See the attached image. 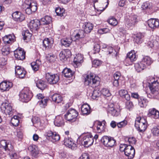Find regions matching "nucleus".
<instances>
[{"label":"nucleus","mask_w":159,"mask_h":159,"mask_svg":"<svg viewBox=\"0 0 159 159\" xmlns=\"http://www.w3.org/2000/svg\"><path fill=\"white\" fill-rule=\"evenodd\" d=\"M100 83L99 78L93 74L86 75L85 77L84 84L86 86L95 88L99 85Z\"/></svg>","instance_id":"nucleus-1"},{"label":"nucleus","mask_w":159,"mask_h":159,"mask_svg":"<svg viewBox=\"0 0 159 159\" xmlns=\"http://www.w3.org/2000/svg\"><path fill=\"white\" fill-rule=\"evenodd\" d=\"M147 83L143 84L144 87L148 89H159V78L149 76L147 78Z\"/></svg>","instance_id":"nucleus-2"},{"label":"nucleus","mask_w":159,"mask_h":159,"mask_svg":"<svg viewBox=\"0 0 159 159\" xmlns=\"http://www.w3.org/2000/svg\"><path fill=\"white\" fill-rule=\"evenodd\" d=\"M135 126L140 132L145 131L147 126V123L146 119L141 117L137 118L135 121Z\"/></svg>","instance_id":"nucleus-3"},{"label":"nucleus","mask_w":159,"mask_h":159,"mask_svg":"<svg viewBox=\"0 0 159 159\" xmlns=\"http://www.w3.org/2000/svg\"><path fill=\"white\" fill-rule=\"evenodd\" d=\"M78 112L74 109H69L64 115L65 119L67 121L73 122L76 121Z\"/></svg>","instance_id":"nucleus-4"},{"label":"nucleus","mask_w":159,"mask_h":159,"mask_svg":"<svg viewBox=\"0 0 159 159\" xmlns=\"http://www.w3.org/2000/svg\"><path fill=\"white\" fill-rule=\"evenodd\" d=\"M19 95L20 100L25 102L30 100L33 96L32 93L30 90H22Z\"/></svg>","instance_id":"nucleus-5"},{"label":"nucleus","mask_w":159,"mask_h":159,"mask_svg":"<svg viewBox=\"0 0 159 159\" xmlns=\"http://www.w3.org/2000/svg\"><path fill=\"white\" fill-rule=\"evenodd\" d=\"M101 140L103 144L107 147H112L116 145V140L110 136H103Z\"/></svg>","instance_id":"nucleus-6"},{"label":"nucleus","mask_w":159,"mask_h":159,"mask_svg":"<svg viewBox=\"0 0 159 159\" xmlns=\"http://www.w3.org/2000/svg\"><path fill=\"white\" fill-rule=\"evenodd\" d=\"M1 111L5 115H12L13 113L12 109L11 104L8 102H3L2 104Z\"/></svg>","instance_id":"nucleus-7"},{"label":"nucleus","mask_w":159,"mask_h":159,"mask_svg":"<svg viewBox=\"0 0 159 159\" xmlns=\"http://www.w3.org/2000/svg\"><path fill=\"white\" fill-rule=\"evenodd\" d=\"M94 142L93 137L90 134L84 135L82 139V143L86 147L92 145Z\"/></svg>","instance_id":"nucleus-8"},{"label":"nucleus","mask_w":159,"mask_h":159,"mask_svg":"<svg viewBox=\"0 0 159 159\" xmlns=\"http://www.w3.org/2000/svg\"><path fill=\"white\" fill-rule=\"evenodd\" d=\"M44 135L47 138L48 137L53 142L58 141L60 139V136L56 132H52L51 130H48L46 132Z\"/></svg>","instance_id":"nucleus-9"},{"label":"nucleus","mask_w":159,"mask_h":159,"mask_svg":"<svg viewBox=\"0 0 159 159\" xmlns=\"http://www.w3.org/2000/svg\"><path fill=\"white\" fill-rule=\"evenodd\" d=\"M46 79L48 82L50 84H55L59 80V76L57 74L53 75L49 73H48L46 74Z\"/></svg>","instance_id":"nucleus-10"},{"label":"nucleus","mask_w":159,"mask_h":159,"mask_svg":"<svg viewBox=\"0 0 159 159\" xmlns=\"http://www.w3.org/2000/svg\"><path fill=\"white\" fill-rule=\"evenodd\" d=\"M138 22L137 16L135 15H132L129 16L126 20V24L129 27L134 26Z\"/></svg>","instance_id":"nucleus-11"},{"label":"nucleus","mask_w":159,"mask_h":159,"mask_svg":"<svg viewBox=\"0 0 159 159\" xmlns=\"http://www.w3.org/2000/svg\"><path fill=\"white\" fill-rule=\"evenodd\" d=\"M125 155L128 157L129 159L133 158L135 155V149L131 145H129L125 149L124 152Z\"/></svg>","instance_id":"nucleus-12"},{"label":"nucleus","mask_w":159,"mask_h":159,"mask_svg":"<svg viewBox=\"0 0 159 159\" xmlns=\"http://www.w3.org/2000/svg\"><path fill=\"white\" fill-rule=\"evenodd\" d=\"M40 24H41L39 20L37 19L34 20L30 21L29 24V27L32 31H35L39 28Z\"/></svg>","instance_id":"nucleus-13"},{"label":"nucleus","mask_w":159,"mask_h":159,"mask_svg":"<svg viewBox=\"0 0 159 159\" xmlns=\"http://www.w3.org/2000/svg\"><path fill=\"white\" fill-rule=\"evenodd\" d=\"M114 104L110 103L108 105V111L109 113L114 116H117L120 114V110L114 107Z\"/></svg>","instance_id":"nucleus-14"},{"label":"nucleus","mask_w":159,"mask_h":159,"mask_svg":"<svg viewBox=\"0 0 159 159\" xmlns=\"http://www.w3.org/2000/svg\"><path fill=\"white\" fill-rule=\"evenodd\" d=\"M12 17L15 21L19 22L24 20L25 18L24 15L18 11L14 12L12 14Z\"/></svg>","instance_id":"nucleus-15"},{"label":"nucleus","mask_w":159,"mask_h":159,"mask_svg":"<svg viewBox=\"0 0 159 159\" xmlns=\"http://www.w3.org/2000/svg\"><path fill=\"white\" fill-rule=\"evenodd\" d=\"M14 56L18 60H23L25 58V52L22 49H17L14 51Z\"/></svg>","instance_id":"nucleus-16"},{"label":"nucleus","mask_w":159,"mask_h":159,"mask_svg":"<svg viewBox=\"0 0 159 159\" xmlns=\"http://www.w3.org/2000/svg\"><path fill=\"white\" fill-rule=\"evenodd\" d=\"M15 71L16 75L20 78H24L26 73L25 70L19 66L16 67Z\"/></svg>","instance_id":"nucleus-17"},{"label":"nucleus","mask_w":159,"mask_h":159,"mask_svg":"<svg viewBox=\"0 0 159 159\" xmlns=\"http://www.w3.org/2000/svg\"><path fill=\"white\" fill-rule=\"evenodd\" d=\"M149 26L152 29H155L159 26V20L158 19L151 18L148 20Z\"/></svg>","instance_id":"nucleus-18"},{"label":"nucleus","mask_w":159,"mask_h":159,"mask_svg":"<svg viewBox=\"0 0 159 159\" xmlns=\"http://www.w3.org/2000/svg\"><path fill=\"white\" fill-rule=\"evenodd\" d=\"M83 57L80 54H78L75 57L74 59V66L75 67L79 66L83 61Z\"/></svg>","instance_id":"nucleus-19"},{"label":"nucleus","mask_w":159,"mask_h":159,"mask_svg":"<svg viewBox=\"0 0 159 159\" xmlns=\"http://www.w3.org/2000/svg\"><path fill=\"white\" fill-rule=\"evenodd\" d=\"M148 115L149 116L155 119L159 118V111L154 108L149 109Z\"/></svg>","instance_id":"nucleus-20"},{"label":"nucleus","mask_w":159,"mask_h":159,"mask_svg":"<svg viewBox=\"0 0 159 159\" xmlns=\"http://www.w3.org/2000/svg\"><path fill=\"white\" fill-rule=\"evenodd\" d=\"M15 37L13 35H6L2 38V40L5 44H11L14 41Z\"/></svg>","instance_id":"nucleus-21"},{"label":"nucleus","mask_w":159,"mask_h":159,"mask_svg":"<svg viewBox=\"0 0 159 159\" xmlns=\"http://www.w3.org/2000/svg\"><path fill=\"white\" fill-rule=\"evenodd\" d=\"M53 41L48 38H46L43 41V45L45 49L50 48L53 44Z\"/></svg>","instance_id":"nucleus-22"},{"label":"nucleus","mask_w":159,"mask_h":159,"mask_svg":"<svg viewBox=\"0 0 159 159\" xmlns=\"http://www.w3.org/2000/svg\"><path fill=\"white\" fill-rule=\"evenodd\" d=\"M141 61L146 67L150 66L153 62L152 59L148 56H143Z\"/></svg>","instance_id":"nucleus-23"},{"label":"nucleus","mask_w":159,"mask_h":159,"mask_svg":"<svg viewBox=\"0 0 159 159\" xmlns=\"http://www.w3.org/2000/svg\"><path fill=\"white\" fill-rule=\"evenodd\" d=\"M64 120L63 117L60 116H56L54 121V125L57 126H61L64 125Z\"/></svg>","instance_id":"nucleus-24"},{"label":"nucleus","mask_w":159,"mask_h":159,"mask_svg":"<svg viewBox=\"0 0 159 159\" xmlns=\"http://www.w3.org/2000/svg\"><path fill=\"white\" fill-rule=\"evenodd\" d=\"M13 86L12 83L9 82L3 81L0 83V89H11Z\"/></svg>","instance_id":"nucleus-25"},{"label":"nucleus","mask_w":159,"mask_h":159,"mask_svg":"<svg viewBox=\"0 0 159 159\" xmlns=\"http://www.w3.org/2000/svg\"><path fill=\"white\" fill-rule=\"evenodd\" d=\"M81 111L83 115H88L91 112L90 107L87 104H84L82 105L81 107Z\"/></svg>","instance_id":"nucleus-26"},{"label":"nucleus","mask_w":159,"mask_h":159,"mask_svg":"<svg viewBox=\"0 0 159 159\" xmlns=\"http://www.w3.org/2000/svg\"><path fill=\"white\" fill-rule=\"evenodd\" d=\"M64 143L66 146L71 149H72L73 146H75V144L74 143L73 140L70 138H65L64 140Z\"/></svg>","instance_id":"nucleus-27"},{"label":"nucleus","mask_w":159,"mask_h":159,"mask_svg":"<svg viewBox=\"0 0 159 159\" xmlns=\"http://www.w3.org/2000/svg\"><path fill=\"white\" fill-rule=\"evenodd\" d=\"M148 44L151 48L159 47V39L154 38L153 39L148 42Z\"/></svg>","instance_id":"nucleus-28"},{"label":"nucleus","mask_w":159,"mask_h":159,"mask_svg":"<svg viewBox=\"0 0 159 159\" xmlns=\"http://www.w3.org/2000/svg\"><path fill=\"white\" fill-rule=\"evenodd\" d=\"M145 65L141 61L135 64L134 68L138 72H140L146 68Z\"/></svg>","instance_id":"nucleus-29"},{"label":"nucleus","mask_w":159,"mask_h":159,"mask_svg":"<svg viewBox=\"0 0 159 159\" xmlns=\"http://www.w3.org/2000/svg\"><path fill=\"white\" fill-rule=\"evenodd\" d=\"M63 75L66 78H70L74 74V72L70 69L66 68L62 71Z\"/></svg>","instance_id":"nucleus-30"},{"label":"nucleus","mask_w":159,"mask_h":159,"mask_svg":"<svg viewBox=\"0 0 159 159\" xmlns=\"http://www.w3.org/2000/svg\"><path fill=\"white\" fill-rule=\"evenodd\" d=\"M93 25L90 23H85L83 26V28L85 32L86 33H90L93 30Z\"/></svg>","instance_id":"nucleus-31"},{"label":"nucleus","mask_w":159,"mask_h":159,"mask_svg":"<svg viewBox=\"0 0 159 159\" xmlns=\"http://www.w3.org/2000/svg\"><path fill=\"white\" fill-rule=\"evenodd\" d=\"M137 59V57L134 51H131L127 54L126 61L130 60L131 61H135Z\"/></svg>","instance_id":"nucleus-32"},{"label":"nucleus","mask_w":159,"mask_h":159,"mask_svg":"<svg viewBox=\"0 0 159 159\" xmlns=\"http://www.w3.org/2000/svg\"><path fill=\"white\" fill-rule=\"evenodd\" d=\"M146 93L148 97L150 98H156L157 94L158 93L157 90H147Z\"/></svg>","instance_id":"nucleus-33"},{"label":"nucleus","mask_w":159,"mask_h":159,"mask_svg":"<svg viewBox=\"0 0 159 159\" xmlns=\"http://www.w3.org/2000/svg\"><path fill=\"white\" fill-rule=\"evenodd\" d=\"M107 49V52H108V54L112 55L113 57L117 59L118 52H117L111 47L109 46L108 47Z\"/></svg>","instance_id":"nucleus-34"},{"label":"nucleus","mask_w":159,"mask_h":159,"mask_svg":"<svg viewBox=\"0 0 159 159\" xmlns=\"http://www.w3.org/2000/svg\"><path fill=\"white\" fill-rule=\"evenodd\" d=\"M52 18L48 16H46L41 19L40 22L41 24L43 25L49 24L52 21Z\"/></svg>","instance_id":"nucleus-35"},{"label":"nucleus","mask_w":159,"mask_h":159,"mask_svg":"<svg viewBox=\"0 0 159 159\" xmlns=\"http://www.w3.org/2000/svg\"><path fill=\"white\" fill-rule=\"evenodd\" d=\"M52 99L53 101L57 103H61L63 100L62 97L58 94H53L52 96Z\"/></svg>","instance_id":"nucleus-36"},{"label":"nucleus","mask_w":159,"mask_h":159,"mask_svg":"<svg viewBox=\"0 0 159 159\" xmlns=\"http://www.w3.org/2000/svg\"><path fill=\"white\" fill-rule=\"evenodd\" d=\"M139 105L141 107H145L147 105L148 100L143 97H141L138 99Z\"/></svg>","instance_id":"nucleus-37"},{"label":"nucleus","mask_w":159,"mask_h":159,"mask_svg":"<svg viewBox=\"0 0 159 159\" xmlns=\"http://www.w3.org/2000/svg\"><path fill=\"white\" fill-rule=\"evenodd\" d=\"M28 149L31 152L32 155L34 157L36 156L39 153V151L35 145L30 146Z\"/></svg>","instance_id":"nucleus-38"},{"label":"nucleus","mask_w":159,"mask_h":159,"mask_svg":"<svg viewBox=\"0 0 159 159\" xmlns=\"http://www.w3.org/2000/svg\"><path fill=\"white\" fill-rule=\"evenodd\" d=\"M40 64H41V62L38 60H37L36 61L32 62L31 64V66L33 70L36 71L39 70Z\"/></svg>","instance_id":"nucleus-39"},{"label":"nucleus","mask_w":159,"mask_h":159,"mask_svg":"<svg viewBox=\"0 0 159 159\" xmlns=\"http://www.w3.org/2000/svg\"><path fill=\"white\" fill-rule=\"evenodd\" d=\"M20 118L18 116H14L11 120V123L14 126H18L19 123Z\"/></svg>","instance_id":"nucleus-40"},{"label":"nucleus","mask_w":159,"mask_h":159,"mask_svg":"<svg viewBox=\"0 0 159 159\" xmlns=\"http://www.w3.org/2000/svg\"><path fill=\"white\" fill-rule=\"evenodd\" d=\"M143 36L141 33H137L134 37V40L137 43H140L142 42V39Z\"/></svg>","instance_id":"nucleus-41"},{"label":"nucleus","mask_w":159,"mask_h":159,"mask_svg":"<svg viewBox=\"0 0 159 159\" xmlns=\"http://www.w3.org/2000/svg\"><path fill=\"white\" fill-rule=\"evenodd\" d=\"M36 86L40 89H44L47 88V85L45 82L40 80L36 84Z\"/></svg>","instance_id":"nucleus-42"},{"label":"nucleus","mask_w":159,"mask_h":159,"mask_svg":"<svg viewBox=\"0 0 159 159\" xmlns=\"http://www.w3.org/2000/svg\"><path fill=\"white\" fill-rule=\"evenodd\" d=\"M23 36V39L24 40H30L32 36L31 34L30 33L28 30H26L23 31L22 33Z\"/></svg>","instance_id":"nucleus-43"},{"label":"nucleus","mask_w":159,"mask_h":159,"mask_svg":"<svg viewBox=\"0 0 159 159\" xmlns=\"http://www.w3.org/2000/svg\"><path fill=\"white\" fill-rule=\"evenodd\" d=\"M9 155L11 159H18L19 157V155L16 151H11L9 153Z\"/></svg>","instance_id":"nucleus-44"},{"label":"nucleus","mask_w":159,"mask_h":159,"mask_svg":"<svg viewBox=\"0 0 159 159\" xmlns=\"http://www.w3.org/2000/svg\"><path fill=\"white\" fill-rule=\"evenodd\" d=\"M107 22L111 25L115 26L118 23L117 20L113 16H111L107 20Z\"/></svg>","instance_id":"nucleus-45"},{"label":"nucleus","mask_w":159,"mask_h":159,"mask_svg":"<svg viewBox=\"0 0 159 159\" xmlns=\"http://www.w3.org/2000/svg\"><path fill=\"white\" fill-rule=\"evenodd\" d=\"M48 101V99L47 98L42 99L38 102V104L41 107L44 108L47 106Z\"/></svg>","instance_id":"nucleus-46"},{"label":"nucleus","mask_w":159,"mask_h":159,"mask_svg":"<svg viewBox=\"0 0 159 159\" xmlns=\"http://www.w3.org/2000/svg\"><path fill=\"white\" fill-rule=\"evenodd\" d=\"M65 11L64 9L61 8L60 7H58L55 9V12L57 15L61 17L64 16L66 15Z\"/></svg>","instance_id":"nucleus-47"},{"label":"nucleus","mask_w":159,"mask_h":159,"mask_svg":"<svg viewBox=\"0 0 159 159\" xmlns=\"http://www.w3.org/2000/svg\"><path fill=\"white\" fill-rule=\"evenodd\" d=\"M61 41L62 45L66 47H68L71 43L72 40L70 39H62Z\"/></svg>","instance_id":"nucleus-48"},{"label":"nucleus","mask_w":159,"mask_h":159,"mask_svg":"<svg viewBox=\"0 0 159 159\" xmlns=\"http://www.w3.org/2000/svg\"><path fill=\"white\" fill-rule=\"evenodd\" d=\"M85 33L84 30H80L75 35V37L76 39L83 38L85 36Z\"/></svg>","instance_id":"nucleus-49"},{"label":"nucleus","mask_w":159,"mask_h":159,"mask_svg":"<svg viewBox=\"0 0 159 159\" xmlns=\"http://www.w3.org/2000/svg\"><path fill=\"white\" fill-rule=\"evenodd\" d=\"M101 94L100 90H93L92 93L91 97L93 99H95Z\"/></svg>","instance_id":"nucleus-50"},{"label":"nucleus","mask_w":159,"mask_h":159,"mask_svg":"<svg viewBox=\"0 0 159 159\" xmlns=\"http://www.w3.org/2000/svg\"><path fill=\"white\" fill-rule=\"evenodd\" d=\"M151 131L153 135L158 136L159 134V126H154L151 129Z\"/></svg>","instance_id":"nucleus-51"},{"label":"nucleus","mask_w":159,"mask_h":159,"mask_svg":"<svg viewBox=\"0 0 159 159\" xmlns=\"http://www.w3.org/2000/svg\"><path fill=\"white\" fill-rule=\"evenodd\" d=\"M33 2L34 1L31 0H25L24 2L22 5V8L30 7Z\"/></svg>","instance_id":"nucleus-52"},{"label":"nucleus","mask_w":159,"mask_h":159,"mask_svg":"<svg viewBox=\"0 0 159 159\" xmlns=\"http://www.w3.org/2000/svg\"><path fill=\"white\" fill-rule=\"evenodd\" d=\"M98 132L101 133L104 130V126L102 125V123L100 122H98L97 123V127Z\"/></svg>","instance_id":"nucleus-53"},{"label":"nucleus","mask_w":159,"mask_h":159,"mask_svg":"<svg viewBox=\"0 0 159 159\" xmlns=\"http://www.w3.org/2000/svg\"><path fill=\"white\" fill-rule=\"evenodd\" d=\"M2 51L3 55H7L10 53V48L7 46H4L2 48Z\"/></svg>","instance_id":"nucleus-54"},{"label":"nucleus","mask_w":159,"mask_h":159,"mask_svg":"<svg viewBox=\"0 0 159 159\" xmlns=\"http://www.w3.org/2000/svg\"><path fill=\"white\" fill-rule=\"evenodd\" d=\"M66 52L62 51H61L60 52L59 54V56L60 60L62 61H65L67 57H69V56H68L67 57V56H66Z\"/></svg>","instance_id":"nucleus-55"},{"label":"nucleus","mask_w":159,"mask_h":159,"mask_svg":"<svg viewBox=\"0 0 159 159\" xmlns=\"http://www.w3.org/2000/svg\"><path fill=\"white\" fill-rule=\"evenodd\" d=\"M30 8L32 11L34 12L37 9V3L35 2H33L32 4L30 6Z\"/></svg>","instance_id":"nucleus-56"},{"label":"nucleus","mask_w":159,"mask_h":159,"mask_svg":"<svg viewBox=\"0 0 159 159\" xmlns=\"http://www.w3.org/2000/svg\"><path fill=\"white\" fill-rule=\"evenodd\" d=\"M127 123V121L124 120L117 123V126L119 128H121L125 126Z\"/></svg>","instance_id":"nucleus-57"},{"label":"nucleus","mask_w":159,"mask_h":159,"mask_svg":"<svg viewBox=\"0 0 159 159\" xmlns=\"http://www.w3.org/2000/svg\"><path fill=\"white\" fill-rule=\"evenodd\" d=\"M134 107L133 103L130 101H127L126 102V107L129 110H130L132 109Z\"/></svg>","instance_id":"nucleus-58"},{"label":"nucleus","mask_w":159,"mask_h":159,"mask_svg":"<svg viewBox=\"0 0 159 159\" xmlns=\"http://www.w3.org/2000/svg\"><path fill=\"white\" fill-rule=\"evenodd\" d=\"M8 143L5 140H2L0 142V147L4 149L6 148V146Z\"/></svg>","instance_id":"nucleus-59"},{"label":"nucleus","mask_w":159,"mask_h":159,"mask_svg":"<svg viewBox=\"0 0 159 159\" xmlns=\"http://www.w3.org/2000/svg\"><path fill=\"white\" fill-rule=\"evenodd\" d=\"M101 94L107 97L110 96L111 95L109 90H101Z\"/></svg>","instance_id":"nucleus-60"},{"label":"nucleus","mask_w":159,"mask_h":159,"mask_svg":"<svg viewBox=\"0 0 159 159\" xmlns=\"http://www.w3.org/2000/svg\"><path fill=\"white\" fill-rule=\"evenodd\" d=\"M101 64V61L98 60H95L92 62V66L93 67H97L99 66Z\"/></svg>","instance_id":"nucleus-61"},{"label":"nucleus","mask_w":159,"mask_h":159,"mask_svg":"<svg viewBox=\"0 0 159 159\" xmlns=\"http://www.w3.org/2000/svg\"><path fill=\"white\" fill-rule=\"evenodd\" d=\"M100 45L98 43H96L94 45L93 48V50L95 51L94 53L95 54L99 52L100 50Z\"/></svg>","instance_id":"nucleus-62"},{"label":"nucleus","mask_w":159,"mask_h":159,"mask_svg":"<svg viewBox=\"0 0 159 159\" xmlns=\"http://www.w3.org/2000/svg\"><path fill=\"white\" fill-rule=\"evenodd\" d=\"M47 58L48 60L50 62L54 61L56 58V56L55 55L52 54L50 55L48 54V56H47Z\"/></svg>","instance_id":"nucleus-63"},{"label":"nucleus","mask_w":159,"mask_h":159,"mask_svg":"<svg viewBox=\"0 0 159 159\" xmlns=\"http://www.w3.org/2000/svg\"><path fill=\"white\" fill-rule=\"evenodd\" d=\"M128 141L130 145L135 144L136 142L135 139L133 137L129 138Z\"/></svg>","instance_id":"nucleus-64"}]
</instances>
